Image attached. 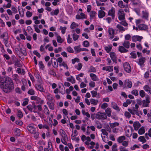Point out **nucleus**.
<instances>
[{"label":"nucleus","mask_w":151,"mask_h":151,"mask_svg":"<svg viewBox=\"0 0 151 151\" xmlns=\"http://www.w3.org/2000/svg\"><path fill=\"white\" fill-rule=\"evenodd\" d=\"M19 51L21 52L25 56L26 55H27V53L25 48H20L19 49Z\"/></svg>","instance_id":"cd10ccee"},{"label":"nucleus","mask_w":151,"mask_h":151,"mask_svg":"<svg viewBox=\"0 0 151 151\" xmlns=\"http://www.w3.org/2000/svg\"><path fill=\"white\" fill-rule=\"evenodd\" d=\"M96 118L98 119L104 120L106 119L107 116L105 113L99 111L96 114Z\"/></svg>","instance_id":"f03ea898"},{"label":"nucleus","mask_w":151,"mask_h":151,"mask_svg":"<svg viewBox=\"0 0 151 151\" xmlns=\"http://www.w3.org/2000/svg\"><path fill=\"white\" fill-rule=\"evenodd\" d=\"M130 43L129 41H124L123 45L126 48H129V47Z\"/></svg>","instance_id":"c756f323"},{"label":"nucleus","mask_w":151,"mask_h":151,"mask_svg":"<svg viewBox=\"0 0 151 151\" xmlns=\"http://www.w3.org/2000/svg\"><path fill=\"white\" fill-rule=\"evenodd\" d=\"M146 60V58L145 57H142L139 59L138 64L141 67H143L144 66V63Z\"/></svg>","instance_id":"20e7f679"},{"label":"nucleus","mask_w":151,"mask_h":151,"mask_svg":"<svg viewBox=\"0 0 151 151\" xmlns=\"http://www.w3.org/2000/svg\"><path fill=\"white\" fill-rule=\"evenodd\" d=\"M51 62H52V66L55 68L58 67V63L56 58L53 57L51 58Z\"/></svg>","instance_id":"0eeeda50"},{"label":"nucleus","mask_w":151,"mask_h":151,"mask_svg":"<svg viewBox=\"0 0 151 151\" xmlns=\"http://www.w3.org/2000/svg\"><path fill=\"white\" fill-rule=\"evenodd\" d=\"M78 26V25H77L76 24L75 22H73L70 25V27L71 29H73L74 28Z\"/></svg>","instance_id":"8fccbe9b"},{"label":"nucleus","mask_w":151,"mask_h":151,"mask_svg":"<svg viewBox=\"0 0 151 151\" xmlns=\"http://www.w3.org/2000/svg\"><path fill=\"white\" fill-rule=\"evenodd\" d=\"M91 93L92 97L94 98L96 97L97 95V92L94 91H91Z\"/></svg>","instance_id":"09e8293b"},{"label":"nucleus","mask_w":151,"mask_h":151,"mask_svg":"<svg viewBox=\"0 0 151 151\" xmlns=\"http://www.w3.org/2000/svg\"><path fill=\"white\" fill-rule=\"evenodd\" d=\"M90 101L91 104L94 105H96L98 102V100H96L94 99H91Z\"/></svg>","instance_id":"b1692460"},{"label":"nucleus","mask_w":151,"mask_h":151,"mask_svg":"<svg viewBox=\"0 0 151 151\" xmlns=\"http://www.w3.org/2000/svg\"><path fill=\"white\" fill-rule=\"evenodd\" d=\"M34 134V137L36 139H37L39 137V133L35 131L33 133Z\"/></svg>","instance_id":"6e6d98bb"},{"label":"nucleus","mask_w":151,"mask_h":151,"mask_svg":"<svg viewBox=\"0 0 151 151\" xmlns=\"http://www.w3.org/2000/svg\"><path fill=\"white\" fill-rule=\"evenodd\" d=\"M50 74L53 76H56V74L54 69H51L50 71Z\"/></svg>","instance_id":"603ef678"},{"label":"nucleus","mask_w":151,"mask_h":151,"mask_svg":"<svg viewBox=\"0 0 151 151\" xmlns=\"http://www.w3.org/2000/svg\"><path fill=\"white\" fill-rule=\"evenodd\" d=\"M0 87L6 93H8L11 92L14 89L12 80L8 77H6L3 80H0Z\"/></svg>","instance_id":"f257e3e1"},{"label":"nucleus","mask_w":151,"mask_h":151,"mask_svg":"<svg viewBox=\"0 0 151 151\" xmlns=\"http://www.w3.org/2000/svg\"><path fill=\"white\" fill-rule=\"evenodd\" d=\"M118 18L120 20H124L125 19L124 15L119 14L118 17Z\"/></svg>","instance_id":"338daca9"},{"label":"nucleus","mask_w":151,"mask_h":151,"mask_svg":"<svg viewBox=\"0 0 151 151\" xmlns=\"http://www.w3.org/2000/svg\"><path fill=\"white\" fill-rule=\"evenodd\" d=\"M80 62L79 59L77 58H75L74 59H72V63L73 64H74L76 62L78 63Z\"/></svg>","instance_id":"a19ab883"},{"label":"nucleus","mask_w":151,"mask_h":151,"mask_svg":"<svg viewBox=\"0 0 151 151\" xmlns=\"http://www.w3.org/2000/svg\"><path fill=\"white\" fill-rule=\"evenodd\" d=\"M144 89L147 92H148L151 94V88L147 85H145L143 87Z\"/></svg>","instance_id":"6ab92c4d"},{"label":"nucleus","mask_w":151,"mask_h":151,"mask_svg":"<svg viewBox=\"0 0 151 151\" xmlns=\"http://www.w3.org/2000/svg\"><path fill=\"white\" fill-rule=\"evenodd\" d=\"M125 139V137L124 136H122L118 137V139H117V141L119 143H121L123 142V141Z\"/></svg>","instance_id":"4be33fe9"},{"label":"nucleus","mask_w":151,"mask_h":151,"mask_svg":"<svg viewBox=\"0 0 151 151\" xmlns=\"http://www.w3.org/2000/svg\"><path fill=\"white\" fill-rule=\"evenodd\" d=\"M131 93L135 96H137L138 95V92L137 90H134L131 92Z\"/></svg>","instance_id":"052dcab7"},{"label":"nucleus","mask_w":151,"mask_h":151,"mask_svg":"<svg viewBox=\"0 0 151 151\" xmlns=\"http://www.w3.org/2000/svg\"><path fill=\"white\" fill-rule=\"evenodd\" d=\"M116 27L119 30V31H124L125 30V28H124L123 27L119 25L118 24L116 26Z\"/></svg>","instance_id":"5701e85b"},{"label":"nucleus","mask_w":151,"mask_h":151,"mask_svg":"<svg viewBox=\"0 0 151 151\" xmlns=\"http://www.w3.org/2000/svg\"><path fill=\"white\" fill-rule=\"evenodd\" d=\"M119 51L121 52H126L128 51V50L125 49L123 46H119Z\"/></svg>","instance_id":"a211bd4d"},{"label":"nucleus","mask_w":151,"mask_h":151,"mask_svg":"<svg viewBox=\"0 0 151 151\" xmlns=\"http://www.w3.org/2000/svg\"><path fill=\"white\" fill-rule=\"evenodd\" d=\"M123 4V1H120L118 3V5L121 8H123L124 7L125 5H124Z\"/></svg>","instance_id":"3c124183"},{"label":"nucleus","mask_w":151,"mask_h":151,"mask_svg":"<svg viewBox=\"0 0 151 151\" xmlns=\"http://www.w3.org/2000/svg\"><path fill=\"white\" fill-rule=\"evenodd\" d=\"M90 76L92 80L96 81L97 80V76L95 74L91 73L90 74Z\"/></svg>","instance_id":"bb28decb"},{"label":"nucleus","mask_w":151,"mask_h":151,"mask_svg":"<svg viewBox=\"0 0 151 151\" xmlns=\"http://www.w3.org/2000/svg\"><path fill=\"white\" fill-rule=\"evenodd\" d=\"M112 66H107V67H104L102 68V70H106L108 71H113Z\"/></svg>","instance_id":"4468645a"},{"label":"nucleus","mask_w":151,"mask_h":151,"mask_svg":"<svg viewBox=\"0 0 151 151\" xmlns=\"http://www.w3.org/2000/svg\"><path fill=\"white\" fill-rule=\"evenodd\" d=\"M14 134L17 136H19L20 135V130L18 128H16L14 130Z\"/></svg>","instance_id":"c85d7f7f"},{"label":"nucleus","mask_w":151,"mask_h":151,"mask_svg":"<svg viewBox=\"0 0 151 151\" xmlns=\"http://www.w3.org/2000/svg\"><path fill=\"white\" fill-rule=\"evenodd\" d=\"M33 27L35 28V31L38 33H39L40 32V30L38 29V28L37 27V26L35 24H34L33 25Z\"/></svg>","instance_id":"680f3d73"},{"label":"nucleus","mask_w":151,"mask_h":151,"mask_svg":"<svg viewBox=\"0 0 151 151\" xmlns=\"http://www.w3.org/2000/svg\"><path fill=\"white\" fill-rule=\"evenodd\" d=\"M128 111L132 115H134L136 114L138 116H139V114L138 113V111L137 110H135L134 109V108L133 110H131L130 109H128Z\"/></svg>","instance_id":"9d476101"},{"label":"nucleus","mask_w":151,"mask_h":151,"mask_svg":"<svg viewBox=\"0 0 151 151\" xmlns=\"http://www.w3.org/2000/svg\"><path fill=\"white\" fill-rule=\"evenodd\" d=\"M59 65L60 66H63L64 67L66 68L67 69H68V65L64 62H63L62 63L60 64Z\"/></svg>","instance_id":"ea45409f"},{"label":"nucleus","mask_w":151,"mask_h":151,"mask_svg":"<svg viewBox=\"0 0 151 151\" xmlns=\"http://www.w3.org/2000/svg\"><path fill=\"white\" fill-rule=\"evenodd\" d=\"M17 116L19 119L23 117V115L21 111L20 110H18Z\"/></svg>","instance_id":"c9c22d12"},{"label":"nucleus","mask_w":151,"mask_h":151,"mask_svg":"<svg viewBox=\"0 0 151 151\" xmlns=\"http://www.w3.org/2000/svg\"><path fill=\"white\" fill-rule=\"evenodd\" d=\"M124 115L127 118H129L130 117L131 115L130 114L128 111H126L125 112Z\"/></svg>","instance_id":"69168bd1"},{"label":"nucleus","mask_w":151,"mask_h":151,"mask_svg":"<svg viewBox=\"0 0 151 151\" xmlns=\"http://www.w3.org/2000/svg\"><path fill=\"white\" fill-rule=\"evenodd\" d=\"M126 136L128 137H131L132 134V132H130L129 129L127 130L126 132Z\"/></svg>","instance_id":"72a5a7b5"},{"label":"nucleus","mask_w":151,"mask_h":151,"mask_svg":"<svg viewBox=\"0 0 151 151\" xmlns=\"http://www.w3.org/2000/svg\"><path fill=\"white\" fill-rule=\"evenodd\" d=\"M59 12V10L58 9H55L54 12H51L50 13L51 15L53 16L55 15H57Z\"/></svg>","instance_id":"4c0bfd02"},{"label":"nucleus","mask_w":151,"mask_h":151,"mask_svg":"<svg viewBox=\"0 0 151 151\" xmlns=\"http://www.w3.org/2000/svg\"><path fill=\"white\" fill-rule=\"evenodd\" d=\"M115 8L113 7L111 8V9L108 12V15L111 16L112 19H114L115 17Z\"/></svg>","instance_id":"39448f33"},{"label":"nucleus","mask_w":151,"mask_h":151,"mask_svg":"<svg viewBox=\"0 0 151 151\" xmlns=\"http://www.w3.org/2000/svg\"><path fill=\"white\" fill-rule=\"evenodd\" d=\"M28 101H29V100L28 99H25V101L23 102V103L22 104V105L23 106H26L28 104Z\"/></svg>","instance_id":"4d7b16f0"},{"label":"nucleus","mask_w":151,"mask_h":151,"mask_svg":"<svg viewBox=\"0 0 151 151\" xmlns=\"http://www.w3.org/2000/svg\"><path fill=\"white\" fill-rule=\"evenodd\" d=\"M79 37V36L74 33L73 35V38L74 41H76L77 40Z\"/></svg>","instance_id":"79ce46f5"},{"label":"nucleus","mask_w":151,"mask_h":151,"mask_svg":"<svg viewBox=\"0 0 151 151\" xmlns=\"http://www.w3.org/2000/svg\"><path fill=\"white\" fill-rule=\"evenodd\" d=\"M108 106V104L107 103H104L101 105V108L104 109H105Z\"/></svg>","instance_id":"de8ad7c7"},{"label":"nucleus","mask_w":151,"mask_h":151,"mask_svg":"<svg viewBox=\"0 0 151 151\" xmlns=\"http://www.w3.org/2000/svg\"><path fill=\"white\" fill-rule=\"evenodd\" d=\"M96 14L95 11H91L90 13V19H92L95 16Z\"/></svg>","instance_id":"a878e982"},{"label":"nucleus","mask_w":151,"mask_h":151,"mask_svg":"<svg viewBox=\"0 0 151 151\" xmlns=\"http://www.w3.org/2000/svg\"><path fill=\"white\" fill-rule=\"evenodd\" d=\"M17 71L18 73H23L24 74L25 73V71L23 69L20 68H18L17 69Z\"/></svg>","instance_id":"c03bdc74"},{"label":"nucleus","mask_w":151,"mask_h":151,"mask_svg":"<svg viewBox=\"0 0 151 151\" xmlns=\"http://www.w3.org/2000/svg\"><path fill=\"white\" fill-rule=\"evenodd\" d=\"M32 13L29 11H27L26 13V15L27 17H31L32 16Z\"/></svg>","instance_id":"774afa93"},{"label":"nucleus","mask_w":151,"mask_h":151,"mask_svg":"<svg viewBox=\"0 0 151 151\" xmlns=\"http://www.w3.org/2000/svg\"><path fill=\"white\" fill-rule=\"evenodd\" d=\"M35 87L37 90L41 92H45V91L43 88V86L41 84L35 85Z\"/></svg>","instance_id":"1a4fd4ad"},{"label":"nucleus","mask_w":151,"mask_h":151,"mask_svg":"<svg viewBox=\"0 0 151 151\" xmlns=\"http://www.w3.org/2000/svg\"><path fill=\"white\" fill-rule=\"evenodd\" d=\"M83 45L85 47H88L89 45L88 42L87 40L84 41L83 42Z\"/></svg>","instance_id":"bf43d9fd"},{"label":"nucleus","mask_w":151,"mask_h":151,"mask_svg":"<svg viewBox=\"0 0 151 151\" xmlns=\"http://www.w3.org/2000/svg\"><path fill=\"white\" fill-rule=\"evenodd\" d=\"M67 81L70 82L73 84L75 83L76 82L75 79L72 76H71L70 77L67 78Z\"/></svg>","instance_id":"f3484780"},{"label":"nucleus","mask_w":151,"mask_h":151,"mask_svg":"<svg viewBox=\"0 0 151 151\" xmlns=\"http://www.w3.org/2000/svg\"><path fill=\"white\" fill-rule=\"evenodd\" d=\"M111 106L112 108H114V109H115L116 110L119 111H120V109L119 106L115 103L114 102H112Z\"/></svg>","instance_id":"2eb2a0df"},{"label":"nucleus","mask_w":151,"mask_h":151,"mask_svg":"<svg viewBox=\"0 0 151 151\" xmlns=\"http://www.w3.org/2000/svg\"><path fill=\"white\" fill-rule=\"evenodd\" d=\"M14 68H16L17 67H21L22 66V65L20 63V60H18L17 61L15 62L14 63Z\"/></svg>","instance_id":"ddd939ff"},{"label":"nucleus","mask_w":151,"mask_h":151,"mask_svg":"<svg viewBox=\"0 0 151 151\" xmlns=\"http://www.w3.org/2000/svg\"><path fill=\"white\" fill-rule=\"evenodd\" d=\"M138 27L139 30H144L146 29H147L148 28L147 25L143 24H139L138 25Z\"/></svg>","instance_id":"f8f14e48"},{"label":"nucleus","mask_w":151,"mask_h":151,"mask_svg":"<svg viewBox=\"0 0 151 151\" xmlns=\"http://www.w3.org/2000/svg\"><path fill=\"white\" fill-rule=\"evenodd\" d=\"M47 104L49 105V108L52 110H54L55 109L54 106L53 104L49 102H47Z\"/></svg>","instance_id":"58836bf2"},{"label":"nucleus","mask_w":151,"mask_h":151,"mask_svg":"<svg viewBox=\"0 0 151 151\" xmlns=\"http://www.w3.org/2000/svg\"><path fill=\"white\" fill-rule=\"evenodd\" d=\"M96 70L95 68L94 67L92 66H91L89 68L88 70V72H96Z\"/></svg>","instance_id":"f704fd0d"},{"label":"nucleus","mask_w":151,"mask_h":151,"mask_svg":"<svg viewBox=\"0 0 151 151\" xmlns=\"http://www.w3.org/2000/svg\"><path fill=\"white\" fill-rule=\"evenodd\" d=\"M4 43L5 46L7 47H10V45L8 43V40L6 39H4Z\"/></svg>","instance_id":"e2e57ef3"},{"label":"nucleus","mask_w":151,"mask_h":151,"mask_svg":"<svg viewBox=\"0 0 151 151\" xmlns=\"http://www.w3.org/2000/svg\"><path fill=\"white\" fill-rule=\"evenodd\" d=\"M109 54L110 57L113 62L116 63H117V58L116 56L115 53L113 52H111Z\"/></svg>","instance_id":"423d86ee"},{"label":"nucleus","mask_w":151,"mask_h":151,"mask_svg":"<svg viewBox=\"0 0 151 151\" xmlns=\"http://www.w3.org/2000/svg\"><path fill=\"white\" fill-rule=\"evenodd\" d=\"M119 23L124 27H127L128 25V23L126 21H123L120 22Z\"/></svg>","instance_id":"49530a36"},{"label":"nucleus","mask_w":151,"mask_h":151,"mask_svg":"<svg viewBox=\"0 0 151 151\" xmlns=\"http://www.w3.org/2000/svg\"><path fill=\"white\" fill-rule=\"evenodd\" d=\"M27 128L31 134H33L36 130L35 128L31 125L27 126Z\"/></svg>","instance_id":"6e6552de"},{"label":"nucleus","mask_w":151,"mask_h":151,"mask_svg":"<svg viewBox=\"0 0 151 151\" xmlns=\"http://www.w3.org/2000/svg\"><path fill=\"white\" fill-rule=\"evenodd\" d=\"M66 28H67L66 27H63L62 26L60 27V29L61 30L62 34H64L65 33Z\"/></svg>","instance_id":"a18cd8bd"},{"label":"nucleus","mask_w":151,"mask_h":151,"mask_svg":"<svg viewBox=\"0 0 151 151\" xmlns=\"http://www.w3.org/2000/svg\"><path fill=\"white\" fill-rule=\"evenodd\" d=\"M145 132V130L144 127H141L139 130L138 133L139 134L142 135L144 134Z\"/></svg>","instance_id":"aec40b11"},{"label":"nucleus","mask_w":151,"mask_h":151,"mask_svg":"<svg viewBox=\"0 0 151 151\" xmlns=\"http://www.w3.org/2000/svg\"><path fill=\"white\" fill-rule=\"evenodd\" d=\"M47 98L48 100L49 101H52L53 99V97L52 95L51 94H48L47 96Z\"/></svg>","instance_id":"0e129e2a"},{"label":"nucleus","mask_w":151,"mask_h":151,"mask_svg":"<svg viewBox=\"0 0 151 151\" xmlns=\"http://www.w3.org/2000/svg\"><path fill=\"white\" fill-rule=\"evenodd\" d=\"M105 112L106 114H107V115L108 116L110 117L111 116V111L110 108H108L105 110Z\"/></svg>","instance_id":"412c9836"},{"label":"nucleus","mask_w":151,"mask_h":151,"mask_svg":"<svg viewBox=\"0 0 151 151\" xmlns=\"http://www.w3.org/2000/svg\"><path fill=\"white\" fill-rule=\"evenodd\" d=\"M138 140L143 143H145L146 142V139L143 136H141L139 137L138 138Z\"/></svg>","instance_id":"7c9ffc66"},{"label":"nucleus","mask_w":151,"mask_h":151,"mask_svg":"<svg viewBox=\"0 0 151 151\" xmlns=\"http://www.w3.org/2000/svg\"><path fill=\"white\" fill-rule=\"evenodd\" d=\"M109 125L110 127L112 129H113L115 127L118 126L119 125V124L118 122H115L112 123H110Z\"/></svg>","instance_id":"393cba45"},{"label":"nucleus","mask_w":151,"mask_h":151,"mask_svg":"<svg viewBox=\"0 0 151 151\" xmlns=\"http://www.w3.org/2000/svg\"><path fill=\"white\" fill-rule=\"evenodd\" d=\"M133 125L134 129L137 130L140 127L141 125L139 122H136L134 123Z\"/></svg>","instance_id":"9b49d317"},{"label":"nucleus","mask_w":151,"mask_h":151,"mask_svg":"<svg viewBox=\"0 0 151 151\" xmlns=\"http://www.w3.org/2000/svg\"><path fill=\"white\" fill-rule=\"evenodd\" d=\"M105 13L103 10H99V11L98 16L99 18H102L105 16Z\"/></svg>","instance_id":"dca6fc26"},{"label":"nucleus","mask_w":151,"mask_h":151,"mask_svg":"<svg viewBox=\"0 0 151 151\" xmlns=\"http://www.w3.org/2000/svg\"><path fill=\"white\" fill-rule=\"evenodd\" d=\"M139 95L142 97H144L145 95V93L144 91L143 90H141L139 91Z\"/></svg>","instance_id":"13d9d810"},{"label":"nucleus","mask_w":151,"mask_h":151,"mask_svg":"<svg viewBox=\"0 0 151 151\" xmlns=\"http://www.w3.org/2000/svg\"><path fill=\"white\" fill-rule=\"evenodd\" d=\"M67 50L68 52H69L70 53H73L74 52V51L73 49L70 46H69L67 47Z\"/></svg>","instance_id":"37998d69"},{"label":"nucleus","mask_w":151,"mask_h":151,"mask_svg":"<svg viewBox=\"0 0 151 151\" xmlns=\"http://www.w3.org/2000/svg\"><path fill=\"white\" fill-rule=\"evenodd\" d=\"M11 60L14 64L19 59L17 58H16L14 55H12L11 56Z\"/></svg>","instance_id":"473e14b6"},{"label":"nucleus","mask_w":151,"mask_h":151,"mask_svg":"<svg viewBox=\"0 0 151 151\" xmlns=\"http://www.w3.org/2000/svg\"><path fill=\"white\" fill-rule=\"evenodd\" d=\"M44 111L46 115H49L50 114V111L47 107L45 108L44 110Z\"/></svg>","instance_id":"5fc2aeb1"},{"label":"nucleus","mask_w":151,"mask_h":151,"mask_svg":"<svg viewBox=\"0 0 151 151\" xmlns=\"http://www.w3.org/2000/svg\"><path fill=\"white\" fill-rule=\"evenodd\" d=\"M57 42L60 43H62L63 42V40L62 39L60 36H58L57 37Z\"/></svg>","instance_id":"e433bc0d"},{"label":"nucleus","mask_w":151,"mask_h":151,"mask_svg":"<svg viewBox=\"0 0 151 151\" xmlns=\"http://www.w3.org/2000/svg\"><path fill=\"white\" fill-rule=\"evenodd\" d=\"M80 45L78 46H75L74 47L75 52L76 53L80 52L81 50V49L80 48Z\"/></svg>","instance_id":"2f4dec72"},{"label":"nucleus","mask_w":151,"mask_h":151,"mask_svg":"<svg viewBox=\"0 0 151 151\" xmlns=\"http://www.w3.org/2000/svg\"><path fill=\"white\" fill-rule=\"evenodd\" d=\"M39 64L40 68H42V69H43L44 68L45 66L42 61H39Z\"/></svg>","instance_id":"864d4df0"},{"label":"nucleus","mask_w":151,"mask_h":151,"mask_svg":"<svg viewBox=\"0 0 151 151\" xmlns=\"http://www.w3.org/2000/svg\"><path fill=\"white\" fill-rule=\"evenodd\" d=\"M123 67L125 71L129 73L131 71V68L129 64L127 62H126L123 64Z\"/></svg>","instance_id":"7ed1b4c3"}]
</instances>
